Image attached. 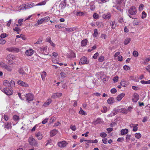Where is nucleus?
I'll use <instances>...</instances> for the list:
<instances>
[{
  "label": "nucleus",
  "instance_id": "nucleus-59",
  "mask_svg": "<svg viewBox=\"0 0 150 150\" xmlns=\"http://www.w3.org/2000/svg\"><path fill=\"white\" fill-rule=\"evenodd\" d=\"M124 69L126 70H129L130 69V67L127 65H125L123 66Z\"/></svg>",
  "mask_w": 150,
  "mask_h": 150
},
{
  "label": "nucleus",
  "instance_id": "nucleus-10",
  "mask_svg": "<svg viewBox=\"0 0 150 150\" xmlns=\"http://www.w3.org/2000/svg\"><path fill=\"white\" fill-rule=\"evenodd\" d=\"M35 136L38 140H41L43 137L42 134L40 132H36Z\"/></svg>",
  "mask_w": 150,
  "mask_h": 150
},
{
  "label": "nucleus",
  "instance_id": "nucleus-34",
  "mask_svg": "<svg viewBox=\"0 0 150 150\" xmlns=\"http://www.w3.org/2000/svg\"><path fill=\"white\" fill-rule=\"evenodd\" d=\"M18 72L21 74L22 75H24L25 74V72L22 69V68H19L18 70Z\"/></svg>",
  "mask_w": 150,
  "mask_h": 150
},
{
  "label": "nucleus",
  "instance_id": "nucleus-8",
  "mask_svg": "<svg viewBox=\"0 0 150 150\" xmlns=\"http://www.w3.org/2000/svg\"><path fill=\"white\" fill-rule=\"evenodd\" d=\"M17 83L20 85H21L23 86H24L25 87H28V84L25 83V82H24L23 81H21L19 80L17 81Z\"/></svg>",
  "mask_w": 150,
  "mask_h": 150
},
{
  "label": "nucleus",
  "instance_id": "nucleus-2",
  "mask_svg": "<svg viewBox=\"0 0 150 150\" xmlns=\"http://www.w3.org/2000/svg\"><path fill=\"white\" fill-rule=\"evenodd\" d=\"M28 141L30 145L35 146H38V144L37 141L32 136L29 137Z\"/></svg>",
  "mask_w": 150,
  "mask_h": 150
},
{
  "label": "nucleus",
  "instance_id": "nucleus-17",
  "mask_svg": "<svg viewBox=\"0 0 150 150\" xmlns=\"http://www.w3.org/2000/svg\"><path fill=\"white\" fill-rule=\"evenodd\" d=\"M58 131L56 129H53L50 132V136L53 137L57 133Z\"/></svg>",
  "mask_w": 150,
  "mask_h": 150
},
{
  "label": "nucleus",
  "instance_id": "nucleus-36",
  "mask_svg": "<svg viewBox=\"0 0 150 150\" xmlns=\"http://www.w3.org/2000/svg\"><path fill=\"white\" fill-rule=\"evenodd\" d=\"M104 60V57L103 56H100L98 59V61L100 62H102Z\"/></svg>",
  "mask_w": 150,
  "mask_h": 150
},
{
  "label": "nucleus",
  "instance_id": "nucleus-27",
  "mask_svg": "<svg viewBox=\"0 0 150 150\" xmlns=\"http://www.w3.org/2000/svg\"><path fill=\"white\" fill-rule=\"evenodd\" d=\"M120 85L123 87H126L128 85V83L125 81H122L120 83Z\"/></svg>",
  "mask_w": 150,
  "mask_h": 150
},
{
  "label": "nucleus",
  "instance_id": "nucleus-19",
  "mask_svg": "<svg viewBox=\"0 0 150 150\" xmlns=\"http://www.w3.org/2000/svg\"><path fill=\"white\" fill-rule=\"evenodd\" d=\"M11 127V124L9 122H6L5 124V128H6L7 129H10Z\"/></svg>",
  "mask_w": 150,
  "mask_h": 150
},
{
  "label": "nucleus",
  "instance_id": "nucleus-54",
  "mask_svg": "<svg viewBox=\"0 0 150 150\" xmlns=\"http://www.w3.org/2000/svg\"><path fill=\"white\" fill-rule=\"evenodd\" d=\"M45 22H47L50 20V18L48 16L46 17L43 18Z\"/></svg>",
  "mask_w": 150,
  "mask_h": 150
},
{
  "label": "nucleus",
  "instance_id": "nucleus-13",
  "mask_svg": "<svg viewBox=\"0 0 150 150\" xmlns=\"http://www.w3.org/2000/svg\"><path fill=\"white\" fill-rule=\"evenodd\" d=\"M19 11H20L21 10L26 9V4H23L19 6L18 8Z\"/></svg>",
  "mask_w": 150,
  "mask_h": 150
},
{
  "label": "nucleus",
  "instance_id": "nucleus-9",
  "mask_svg": "<svg viewBox=\"0 0 150 150\" xmlns=\"http://www.w3.org/2000/svg\"><path fill=\"white\" fill-rule=\"evenodd\" d=\"M62 93H54L52 96V98H57L60 97L62 95Z\"/></svg>",
  "mask_w": 150,
  "mask_h": 150
},
{
  "label": "nucleus",
  "instance_id": "nucleus-20",
  "mask_svg": "<svg viewBox=\"0 0 150 150\" xmlns=\"http://www.w3.org/2000/svg\"><path fill=\"white\" fill-rule=\"evenodd\" d=\"M120 112V109H119L118 107L117 109L116 108L114 109L113 110L112 112V113H113V115H114L117 114L118 112Z\"/></svg>",
  "mask_w": 150,
  "mask_h": 150
},
{
  "label": "nucleus",
  "instance_id": "nucleus-22",
  "mask_svg": "<svg viewBox=\"0 0 150 150\" xmlns=\"http://www.w3.org/2000/svg\"><path fill=\"white\" fill-rule=\"evenodd\" d=\"M131 125L133 126V131L134 132H136L138 130V127H137V126H138V124H136L134 125L133 124H132Z\"/></svg>",
  "mask_w": 150,
  "mask_h": 150
},
{
  "label": "nucleus",
  "instance_id": "nucleus-48",
  "mask_svg": "<svg viewBox=\"0 0 150 150\" xmlns=\"http://www.w3.org/2000/svg\"><path fill=\"white\" fill-rule=\"evenodd\" d=\"M113 80L114 82H117L118 81V76H116L113 78Z\"/></svg>",
  "mask_w": 150,
  "mask_h": 150
},
{
  "label": "nucleus",
  "instance_id": "nucleus-18",
  "mask_svg": "<svg viewBox=\"0 0 150 150\" xmlns=\"http://www.w3.org/2000/svg\"><path fill=\"white\" fill-rule=\"evenodd\" d=\"M107 102L109 104H112L114 102V98L112 97L110 98L107 100Z\"/></svg>",
  "mask_w": 150,
  "mask_h": 150
},
{
  "label": "nucleus",
  "instance_id": "nucleus-58",
  "mask_svg": "<svg viewBox=\"0 0 150 150\" xmlns=\"http://www.w3.org/2000/svg\"><path fill=\"white\" fill-rule=\"evenodd\" d=\"M110 91L111 93H115L117 92V91L115 88H113L111 89Z\"/></svg>",
  "mask_w": 150,
  "mask_h": 150
},
{
  "label": "nucleus",
  "instance_id": "nucleus-55",
  "mask_svg": "<svg viewBox=\"0 0 150 150\" xmlns=\"http://www.w3.org/2000/svg\"><path fill=\"white\" fill-rule=\"evenodd\" d=\"M60 75L61 77L63 78H65L66 76V74L65 73L63 72H61L60 73Z\"/></svg>",
  "mask_w": 150,
  "mask_h": 150
},
{
  "label": "nucleus",
  "instance_id": "nucleus-52",
  "mask_svg": "<svg viewBox=\"0 0 150 150\" xmlns=\"http://www.w3.org/2000/svg\"><path fill=\"white\" fill-rule=\"evenodd\" d=\"M131 135H130L127 134L126 137V142H128L130 139Z\"/></svg>",
  "mask_w": 150,
  "mask_h": 150
},
{
  "label": "nucleus",
  "instance_id": "nucleus-50",
  "mask_svg": "<svg viewBox=\"0 0 150 150\" xmlns=\"http://www.w3.org/2000/svg\"><path fill=\"white\" fill-rule=\"evenodd\" d=\"M107 135V134L106 133L104 132L101 133L100 134V136L103 138L106 137Z\"/></svg>",
  "mask_w": 150,
  "mask_h": 150
},
{
  "label": "nucleus",
  "instance_id": "nucleus-47",
  "mask_svg": "<svg viewBox=\"0 0 150 150\" xmlns=\"http://www.w3.org/2000/svg\"><path fill=\"white\" fill-rule=\"evenodd\" d=\"M138 53L136 51H134L133 52V55L134 57H137L138 56Z\"/></svg>",
  "mask_w": 150,
  "mask_h": 150
},
{
  "label": "nucleus",
  "instance_id": "nucleus-5",
  "mask_svg": "<svg viewBox=\"0 0 150 150\" xmlns=\"http://www.w3.org/2000/svg\"><path fill=\"white\" fill-rule=\"evenodd\" d=\"M89 61L87 60V58L85 57H82L80 60L79 64H87L88 63Z\"/></svg>",
  "mask_w": 150,
  "mask_h": 150
},
{
  "label": "nucleus",
  "instance_id": "nucleus-60",
  "mask_svg": "<svg viewBox=\"0 0 150 150\" xmlns=\"http://www.w3.org/2000/svg\"><path fill=\"white\" fill-rule=\"evenodd\" d=\"M103 108L104 109L103 110H101V111L102 112H103V113L106 112H107V108L106 107H105V106L103 107Z\"/></svg>",
  "mask_w": 150,
  "mask_h": 150
},
{
  "label": "nucleus",
  "instance_id": "nucleus-61",
  "mask_svg": "<svg viewBox=\"0 0 150 150\" xmlns=\"http://www.w3.org/2000/svg\"><path fill=\"white\" fill-rule=\"evenodd\" d=\"M93 17L95 19H97L98 18V14L96 13H94L93 15Z\"/></svg>",
  "mask_w": 150,
  "mask_h": 150
},
{
  "label": "nucleus",
  "instance_id": "nucleus-39",
  "mask_svg": "<svg viewBox=\"0 0 150 150\" xmlns=\"http://www.w3.org/2000/svg\"><path fill=\"white\" fill-rule=\"evenodd\" d=\"M0 66L4 69L6 67H7V65L3 62H1L0 63Z\"/></svg>",
  "mask_w": 150,
  "mask_h": 150
},
{
  "label": "nucleus",
  "instance_id": "nucleus-64",
  "mask_svg": "<svg viewBox=\"0 0 150 150\" xmlns=\"http://www.w3.org/2000/svg\"><path fill=\"white\" fill-rule=\"evenodd\" d=\"M147 71L150 73V65L147 66L146 68Z\"/></svg>",
  "mask_w": 150,
  "mask_h": 150
},
{
  "label": "nucleus",
  "instance_id": "nucleus-11",
  "mask_svg": "<svg viewBox=\"0 0 150 150\" xmlns=\"http://www.w3.org/2000/svg\"><path fill=\"white\" fill-rule=\"evenodd\" d=\"M139 95L137 93H135L134 95V98L132 99V100L133 102H137L139 99Z\"/></svg>",
  "mask_w": 150,
  "mask_h": 150
},
{
  "label": "nucleus",
  "instance_id": "nucleus-1",
  "mask_svg": "<svg viewBox=\"0 0 150 150\" xmlns=\"http://www.w3.org/2000/svg\"><path fill=\"white\" fill-rule=\"evenodd\" d=\"M127 14L130 18L134 19H136L132 17L135 15L137 12L136 8L134 6H132L129 10L126 11Z\"/></svg>",
  "mask_w": 150,
  "mask_h": 150
},
{
  "label": "nucleus",
  "instance_id": "nucleus-3",
  "mask_svg": "<svg viewBox=\"0 0 150 150\" xmlns=\"http://www.w3.org/2000/svg\"><path fill=\"white\" fill-rule=\"evenodd\" d=\"M0 88L2 91L7 95H11L13 94V91L11 88H4L3 89Z\"/></svg>",
  "mask_w": 150,
  "mask_h": 150
},
{
  "label": "nucleus",
  "instance_id": "nucleus-23",
  "mask_svg": "<svg viewBox=\"0 0 150 150\" xmlns=\"http://www.w3.org/2000/svg\"><path fill=\"white\" fill-rule=\"evenodd\" d=\"M128 132V129H122L121 131V134L124 135L127 134Z\"/></svg>",
  "mask_w": 150,
  "mask_h": 150
},
{
  "label": "nucleus",
  "instance_id": "nucleus-33",
  "mask_svg": "<svg viewBox=\"0 0 150 150\" xmlns=\"http://www.w3.org/2000/svg\"><path fill=\"white\" fill-rule=\"evenodd\" d=\"M13 119L15 121H18L19 119V117L16 115H14L13 117Z\"/></svg>",
  "mask_w": 150,
  "mask_h": 150
},
{
  "label": "nucleus",
  "instance_id": "nucleus-26",
  "mask_svg": "<svg viewBox=\"0 0 150 150\" xmlns=\"http://www.w3.org/2000/svg\"><path fill=\"white\" fill-rule=\"evenodd\" d=\"M35 6V4L33 3H32L30 4H26V8L28 9L32 7Z\"/></svg>",
  "mask_w": 150,
  "mask_h": 150
},
{
  "label": "nucleus",
  "instance_id": "nucleus-30",
  "mask_svg": "<svg viewBox=\"0 0 150 150\" xmlns=\"http://www.w3.org/2000/svg\"><path fill=\"white\" fill-rule=\"evenodd\" d=\"M46 76V73L45 72L43 71L42 73L41 76L43 81L45 80V78Z\"/></svg>",
  "mask_w": 150,
  "mask_h": 150
},
{
  "label": "nucleus",
  "instance_id": "nucleus-57",
  "mask_svg": "<svg viewBox=\"0 0 150 150\" xmlns=\"http://www.w3.org/2000/svg\"><path fill=\"white\" fill-rule=\"evenodd\" d=\"M9 83L10 84V86L11 87L15 85V82L11 80L10 81Z\"/></svg>",
  "mask_w": 150,
  "mask_h": 150
},
{
  "label": "nucleus",
  "instance_id": "nucleus-21",
  "mask_svg": "<svg viewBox=\"0 0 150 150\" xmlns=\"http://www.w3.org/2000/svg\"><path fill=\"white\" fill-rule=\"evenodd\" d=\"M110 17V13L107 14H104L103 16V17L105 19H109Z\"/></svg>",
  "mask_w": 150,
  "mask_h": 150
},
{
  "label": "nucleus",
  "instance_id": "nucleus-6",
  "mask_svg": "<svg viewBox=\"0 0 150 150\" xmlns=\"http://www.w3.org/2000/svg\"><path fill=\"white\" fill-rule=\"evenodd\" d=\"M67 144L68 143L66 141H64L58 142V145L61 148H63L66 146Z\"/></svg>",
  "mask_w": 150,
  "mask_h": 150
},
{
  "label": "nucleus",
  "instance_id": "nucleus-31",
  "mask_svg": "<svg viewBox=\"0 0 150 150\" xmlns=\"http://www.w3.org/2000/svg\"><path fill=\"white\" fill-rule=\"evenodd\" d=\"M131 40V39L130 38H128L125 39L124 41V44L125 45L128 44Z\"/></svg>",
  "mask_w": 150,
  "mask_h": 150
},
{
  "label": "nucleus",
  "instance_id": "nucleus-62",
  "mask_svg": "<svg viewBox=\"0 0 150 150\" xmlns=\"http://www.w3.org/2000/svg\"><path fill=\"white\" fill-rule=\"evenodd\" d=\"M23 19H20L18 20V23L20 25H21L22 24V23L23 21Z\"/></svg>",
  "mask_w": 150,
  "mask_h": 150
},
{
  "label": "nucleus",
  "instance_id": "nucleus-40",
  "mask_svg": "<svg viewBox=\"0 0 150 150\" xmlns=\"http://www.w3.org/2000/svg\"><path fill=\"white\" fill-rule=\"evenodd\" d=\"M13 57V55L9 54L7 55V59H8V60L10 61L12 60Z\"/></svg>",
  "mask_w": 150,
  "mask_h": 150
},
{
  "label": "nucleus",
  "instance_id": "nucleus-24",
  "mask_svg": "<svg viewBox=\"0 0 150 150\" xmlns=\"http://www.w3.org/2000/svg\"><path fill=\"white\" fill-rule=\"evenodd\" d=\"M66 7V4L64 2H62L59 5V7L61 9L64 8Z\"/></svg>",
  "mask_w": 150,
  "mask_h": 150
},
{
  "label": "nucleus",
  "instance_id": "nucleus-32",
  "mask_svg": "<svg viewBox=\"0 0 150 150\" xmlns=\"http://www.w3.org/2000/svg\"><path fill=\"white\" fill-rule=\"evenodd\" d=\"M98 33V31L97 29H95L94 30V33L93 34V36L94 37H96L97 36Z\"/></svg>",
  "mask_w": 150,
  "mask_h": 150
},
{
  "label": "nucleus",
  "instance_id": "nucleus-46",
  "mask_svg": "<svg viewBox=\"0 0 150 150\" xmlns=\"http://www.w3.org/2000/svg\"><path fill=\"white\" fill-rule=\"evenodd\" d=\"M96 24L99 28L103 27V25L101 22H96Z\"/></svg>",
  "mask_w": 150,
  "mask_h": 150
},
{
  "label": "nucleus",
  "instance_id": "nucleus-25",
  "mask_svg": "<svg viewBox=\"0 0 150 150\" xmlns=\"http://www.w3.org/2000/svg\"><path fill=\"white\" fill-rule=\"evenodd\" d=\"M119 109L120 112L124 114H127V110L125 108H121Z\"/></svg>",
  "mask_w": 150,
  "mask_h": 150
},
{
  "label": "nucleus",
  "instance_id": "nucleus-53",
  "mask_svg": "<svg viewBox=\"0 0 150 150\" xmlns=\"http://www.w3.org/2000/svg\"><path fill=\"white\" fill-rule=\"evenodd\" d=\"M101 122V119L100 118H98L96 121L95 122L96 124H98L100 123Z\"/></svg>",
  "mask_w": 150,
  "mask_h": 150
},
{
  "label": "nucleus",
  "instance_id": "nucleus-37",
  "mask_svg": "<svg viewBox=\"0 0 150 150\" xmlns=\"http://www.w3.org/2000/svg\"><path fill=\"white\" fill-rule=\"evenodd\" d=\"M85 13L83 12L79 11L76 14L77 16H84Z\"/></svg>",
  "mask_w": 150,
  "mask_h": 150
},
{
  "label": "nucleus",
  "instance_id": "nucleus-15",
  "mask_svg": "<svg viewBox=\"0 0 150 150\" xmlns=\"http://www.w3.org/2000/svg\"><path fill=\"white\" fill-rule=\"evenodd\" d=\"M75 30V28H65L64 29V30L66 31H67L69 32H71L74 31Z\"/></svg>",
  "mask_w": 150,
  "mask_h": 150
},
{
  "label": "nucleus",
  "instance_id": "nucleus-44",
  "mask_svg": "<svg viewBox=\"0 0 150 150\" xmlns=\"http://www.w3.org/2000/svg\"><path fill=\"white\" fill-rule=\"evenodd\" d=\"M139 22V21L134 20L133 22V25L134 26L138 25Z\"/></svg>",
  "mask_w": 150,
  "mask_h": 150
},
{
  "label": "nucleus",
  "instance_id": "nucleus-51",
  "mask_svg": "<svg viewBox=\"0 0 150 150\" xmlns=\"http://www.w3.org/2000/svg\"><path fill=\"white\" fill-rule=\"evenodd\" d=\"M43 22H44V20H43V18H42L40 20H39L37 22V23H38V24L39 25L40 24H41Z\"/></svg>",
  "mask_w": 150,
  "mask_h": 150
},
{
  "label": "nucleus",
  "instance_id": "nucleus-16",
  "mask_svg": "<svg viewBox=\"0 0 150 150\" xmlns=\"http://www.w3.org/2000/svg\"><path fill=\"white\" fill-rule=\"evenodd\" d=\"M67 57L69 58H74L76 57L75 54L72 52H71L70 53L68 54Z\"/></svg>",
  "mask_w": 150,
  "mask_h": 150
},
{
  "label": "nucleus",
  "instance_id": "nucleus-12",
  "mask_svg": "<svg viewBox=\"0 0 150 150\" xmlns=\"http://www.w3.org/2000/svg\"><path fill=\"white\" fill-rule=\"evenodd\" d=\"M125 94L124 93H121L118 95L116 98L117 100L120 101L121 100L122 98L125 96Z\"/></svg>",
  "mask_w": 150,
  "mask_h": 150
},
{
  "label": "nucleus",
  "instance_id": "nucleus-49",
  "mask_svg": "<svg viewBox=\"0 0 150 150\" xmlns=\"http://www.w3.org/2000/svg\"><path fill=\"white\" fill-rule=\"evenodd\" d=\"M6 40L3 38H1L0 39V44L3 45L5 43Z\"/></svg>",
  "mask_w": 150,
  "mask_h": 150
},
{
  "label": "nucleus",
  "instance_id": "nucleus-7",
  "mask_svg": "<svg viewBox=\"0 0 150 150\" xmlns=\"http://www.w3.org/2000/svg\"><path fill=\"white\" fill-rule=\"evenodd\" d=\"M34 51L31 49L27 50L25 52V54L28 56H31L34 53Z\"/></svg>",
  "mask_w": 150,
  "mask_h": 150
},
{
  "label": "nucleus",
  "instance_id": "nucleus-29",
  "mask_svg": "<svg viewBox=\"0 0 150 150\" xmlns=\"http://www.w3.org/2000/svg\"><path fill=\"white\" fill-rule=\"evenodd\" d=\"M3 84L4 85L6 86H10L9 82L6 80L4 81Z\"/></svg>",
  "mask_w": 150,
  "mask_h": 150
},
{
  "label": "nucleus",
  "instance_id": "nucleus-45",
  "mask_svg": "<svg viewBox=\"0 0 150 150\" xmlns=\"http://www.w3.org/2000/svg\"><path fill=\"white\" fill-rule=\"evenodd\" d=\"M113 22H111L110 23V25L111 26V28L112 29H114L115 28V27L116 26V25Z\"/></svg>",
  "mask_w": 150,
  "mask_h": 150
},
{
  "label": "nucleus",
  "instance_id": "nucleus-28",
  "mask_svg": "<svg viewBox=\"0 0 150 150\" xmlns=\"http://www.w3.org/2000/svg\"><path fill=\"white\" fill-rule=\"evenodd\" d=\"M87 41L86 39L82 40L81 42V45L82 46H85L87 44Z\"/></svg>",
  "mask_w": 150,
  "mask_h": 150
},
{
  "label": "nucleus",
  "instance_id": "nucleus-14",
  "mask_svg": "<svg viewBox=\"0 0 150 150\" xmlns=\"http://www.w3.org/2000/svg\"><path fill=\"white\" fill-rule=\"evenodd\" d=\"M52 100L50 99L47 100L43 104V106L45 107H46L48 105H49L50 103L52 102Z\"/></svg>",
  "mask_w": 150,
  "mask_h": 150
},
{
  "label": "nucleus",
  "instance_id": "nucleus-35",
  "mask_svg": "<svg viewBox=\"0 0 150 150\" xmlns=\"http://www.w3.org/2000/svg\"><path fill=\"white\" fill-rule=\"evenodd\" d=\"M79 113L83 115H86L87 113L84 111L81 108L80 110L79 111Z\"/></svg>",
  "mask_w": 150,
  "mask_h": 150
},
{
  "label": "nucleus",
  "instance_id": "nucleus-4",
  "mask_svg": "<svg viewBox=\"0 0 150 150\" xmlns=\"http://www.w3.org/2000/svg\"><path fill=\"white\" fill-rule=\"evenodd\" d=\"M25 97L26 98V100L28 102L33 100L34 99L33 95L30 93L26 94Z\"/></svg>",
  "mask_w": 150,
  "mask_h": 150
},
{
  "label": "nucleus",
  "instance_id": "nucleus-56",
  "mask_svg": "<svg viewBox=\"0 0 150 150\" xmlns=\"http://www.w3.org/2000/svg\"><path fill=\"white\" fill-rule=\"evenodd\" d=\"M142 19L144 18L146 16V14L144 11H143L142 13Z\"/></svg>",
  "mask_w": 150,
  "mask_h": 150
},
{
  "label": "nucleus",
  "instance_id": "nucleus-43",
  "mask_svg": "<svg viewBox=\"0 0 150 150\" xmlns=\"http://www.w3.org/2000/svg\"><path fill=\"white\" fill-rule=\"evenodd\" d=\"M140 83L142 84H150V80L146 81L144 80H142L141 81Z\"/></svg>",
  "mask_w": 150,
  "mask_h": 150
},
{
  "label": "nucleus",
  "instance_id": "nucleus-41",
  "mask_svg": "<svg viewBox=\"0 0 150 150\" xmlns=\"http://www.w3.org/2000/svg\"><path fill=\"white\" fill-rule=\"evenodd\" d=\"M46 1H42L41 2L39 3H38V4H36L35 6H41L42 5H44L46 4Z\"/></svg>",
  "mask_w": 150,
  "mask_h": 150
},
{
  "label": "nucleus",
  "instance_id": "nucleus-42",
  "mask_svg": "<svg viewBox=\"0 0 150 150\" xmlns=\"http://www.w3.org/2000/svg\"><path fill=\"white\" fill-rule=\"evenodd\" d=\"M135 136L137 139H139L141 137V135L139 133H137L135 134Z\"/></svg>",
  "mask_w": 150,
  "mask_h": 150
},
{
  "label": "nucleus",
  "instance_id": "nucleus-38",
  "mask_svg": "<svg viewBox=\"0 0 150 150\" xmlns=\"http://www.w3.org/2000/svg\"><path fill=\"white\" fill-rule=\"evenodd\" d=\"M4 69L8 71H11L12 70V67L11 66L7 65V67H6Z\"/></svg>",
  "mask_w": 150,
  "mask_h": 150
},
{
  "label": "nucleus",
  "instance_id": "nucleus-63",
  "mask_svg": "<svg viewBox=\"0 0 150 150\" xmlns=\"http://www.w3.org/2000/svg\"><path fill=\"white\" fill-rule=\"evenodd\" d=\"M6 36V34L5 33H2L0 35V37L1 38H5Z\"/></svg>",
  "mask_w": 150,
  "mask_h": 150
}]
</instances>
